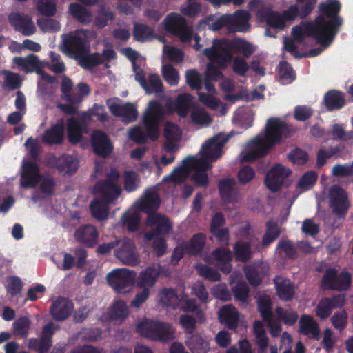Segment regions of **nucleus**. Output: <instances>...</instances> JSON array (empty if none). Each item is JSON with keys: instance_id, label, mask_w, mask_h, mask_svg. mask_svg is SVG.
<instances>
[{"instance_id": "f257e3e1", "label": "nucleus", "mask_w": 353, "mask_h": 353, "mask_svg": "<svg viewBox=\"0 0 353 353\" xmlns=\"http://www.w3.org/2000/svg\"><path fill=\"white\" fill-rule=\"evenodd\" d=\"M341 4L338 0H327L319 5V12L314 21H302L292 28V36L295 41L303 43L305 37L316 40L321 46L328 47L339 32L343 20L339 15Z\"/></svg>"}, {"instance_id": "f03ea898", "label": "nucleus", "mask_w": 353, "mask_h": 353, "mask_svg": "<svg viewBox=\"0 0 353 353\" xmlns=\"http://www.w3.org/2000/svg\"><path fill=\"white\" fill-rule=\"evenodd\" d=\"M292 134L290 127L279 118H270L268 120L265 137H256L251 141L254 148L248 152L243 161L252 162L268 154L271 148L281 142V139L288 138Z\"/></svg>"}, {"instance_id": "7ed1b4c3", "label": "nucleus", "mask_w": 353, "mask_h": 353, "mask_svg": "<svg viewBox=\"0 0 353 353\" xmlns=\"http://www.w3.org/2000/svg\"><path fill=\"white\" fill-rule=\"evenodd\" d=\"M165 117L163 105L156 100H151L142 116L144 128L134 127L129 132V137L134 142L142 144L148 139L156 141L159 137V129Z\"/></svg>"}, {"instance_id": "20e7f679", "label": "nucleus", "mask_w": 353, "mask_h": 353, "mask_svg": "<svg viewBox=\"0 0 353 353\" xmlns=\"http://www.w3.org/2000/svg\"><path fill=\"white\" fill-rule=\"evenodd\" d=\"M230 137V134L225 136L221 133L214 135L202 145L201 158L188 156L183 159V163L190 170L206 172L211 168L208 160L216 161L221 156L222 148Z\"/></svg>"}, {"instance_id": "39448f33", "label": "nucleus", "mask_w": 353, "mask_h": 353, "mask_svg": "<svg viewBox=\"0 0 353 353\" xmlns=\"http://www.w3.org/2000/svg\"><path fill=\"white\" fill-rule=\"evenodd\" d=\"M119 179V172L112 169L105 179L96 183L93 188V193L99 195L104 201L114 204L121 193V188L118 185Z\"/></svg>"}, {"instance_id": "423d86ee", "label": "nucleus", "mask_w": 353, "mask_h": 353, "mask_svg": "<svg viewBox=\"0 0 353 353\" xmlns=\"http://www.w3.org/2000/svg\"><path fill=\"white\" fill-rule=\"evenodd\" d=\"M352 284V275L346 270L340 273L335 268L325 270L321 280V288L323 290H335L344 292L348 290Z\"/></svg>"}, {"instance_id": "0eeeda50", "label": "nucleus", "mask_w": 353, "mask_h": 353, "mask_svg": "<svg viewBox=\"0 0 353 353\" xmlns=\"http://www.w3.org/2000/svg\"><path fill=\"white\" fill-rule=\"evenodd\" d=\"M137 330L142 336L154 341H165L172 339L174 336L171 325L164 322H141L138 324Z\"/></svg>"}, {"instance_id": "6e6552de", "label": "nucleus", "mask_w": 353, "mask_h": 353, "mask_svg": "<svg viewBox=\"0 0 353 353\" xmlns=\"http://www.w3.org/2000/svg\"><path fill=\"white\" fill-rule=\"evenodd\" d=\"M137 274L134 271L125 268L111 271L106 276L108 284L119 294H125L133 286Z\"/></svg>"}, {"instance_id": "1a4fd4ad", "label": "nucleus", "mask_w": 353, "mask_h": 353, "mask_svg": "<svg viewBox=\"0 0 353 353\" xmlns=\"http://www.w3.org/2000/svg\"><path fill=\"white\" fill-rule=\"evenodd\" d=\"M231 50L228 47V42L225 46H223V42L221 40L216 39L214 40L212 47L204 49L203 54L210 63H216L219 68L224 69L233 59Z\"/></svg>"}, {"instance_id": "9d476101", "label": "nucleus", "mask_w": 353, "mask_h": 353, "mask_svg": "<svg viewBox=\"0 0 353 353\" xmlns=\"http://www.w3.org/2000/svg\"><path fill=\"white\" fill-rule=\"evenodd\" d=\"M165 30L179 37L182 42H190L192 38V32L188 28L186 20L180 14L172 12L167 15L163 21Z\"/></svg>"}, {"instance_id": "9b49d317", "label": "nucleus", "mask_w": 353, "mask_h": 353, "mask_svg": "<svg viewBox=\"0 0 353 353\" xmlns=\"http://www.w3.org/2000/svg\"><path fill=\"white\" fill-rule=\"evenodd\" d=\"M146 223L148 226L156 228L144 234V240L152 241L156 236L168 234L173 230L172 223L167 216L159 212L150 213Z\"/></svg>"}, {"instance_id": "f8f14e48", "label": "nucleus", "mask_w": 353, "mask_h": 353, "mask_svg": "<svg viewBox=\"0 0 353 353\" xmlns=\"http://www.w3.org/2000/svg\"><path fill=\"white\" fill-rule=\"evenodd\" d=\"M63 52L69 57L77 60L83 53L90 52V45L84 37L71 32L65 35L63 40Z\"/></svg>"}, {"instance_id": "ddd939ff", "label": "nucleus", "mask_w": 353, "mask_h": 353, "mask_svg": "<svg viewBox=\"0 0 353 353\" xmlns=\"http://www.w3.org/2000/svg\"><path fill=\"white\" fill-rule=\"evenodd\" d=\"M119 241V248L115 251V256L123 264L136 266L139 263V256L135 253L134 241L128 238H123Z\"/></svg>"}, {"instance_id": "4468645a", "label": "nucleus", "mask_w": 353, "mask_h": 353, "mask_svg": "<svg viewBox=\"0 0 353 353\" xmlns=\"http://www.w3.org/2000/svg\"><path fill=\"white\" fill-rule=\"evenodd\" d=\"M330 205L333 212L339 216H345L350 208L346 192L337 185H333L329 193Z\"/></svg>"}, {"instance_id": "2eb2a0df", "label": "nucleus", "mask_w": 353, "mask_h": 353, "mask_svg": "<svg viewBox=\"0 0 353 353\" xmlns=\"http://www.w3.org/2000/svg\"><path fill=\"white\" fill-rule=\"evenodd\" d=\"M290 169L281 164L275 165L265 175V183L267 188L276 192L279 190L284 179L291 174Z\"/></svg>"}, {"instance_id": "dca6fc26", "label": "nucleus", "mask_w": 353, "mask_h": 353, "mask_svg": "<svg viewBox=\"0 0 353 353\" xmlns=\"http://www.w3.org/2000/svg\"><path fill=\"white\" fill-rule=\"evenodd\" d=\"M218 189L221 200L227 203H236L239 200L240 193L234 178L219 180Z\"/></svg>"}, {"instance_id": "f3484780", "label": "nucleus", "mask_w": 353, "mask_h": 353, "mask_svg": "<svg viewBox=\"0 0 353 353\" xmlns=\"http://www.w3.org/2000/svg\"><path fill=\"white\" fill-rule=\"evenodd\" d=\"M99 236L98 230L91 224L80 225L74 234L75 241L87 248H94L98 243Z\"/></svg>"}, {"instance_id": "a211bd4d", "label": "nucleus", "mask_w": 353, "mask_h": 353, "mask_svg": "<svg viewBox=\"0 0 353 353\" xmlns=\"http://www.w3.org/2000/svg\"><path fill=\"white\" fill-rule=\"evenodd\" d=\"M74 310L73 303L68 298L59 296L50 307V313L54 319L62 321L67 319Z\"/></svg>"}, {"instance_id": "6ab92c4d", "label": "nucleus", "mask_w": 353, "mask_h": 353, "mask_svg": "<svg viewBox=\"0 0 353 353\" xmlns=\"http://www.w3.org/2000/svg\"><path fill=\"white\" fill-rule=\"evenodd\" d=\"M91 143L94 152L102 157H108L113 149L110 139L101 130H96L92 134Z\"/></svg>"}, {"instance_id": "aec40b11", "label": "nucleus", "mask_w": 353, "mask_h": 353, "mask_svg": "<svg viewBox=\"0 0 353 353\" xmlns=\"http://www.w3.org/2000/svg\"><path fill=\"white\" fill-rule=\"evenodd\" d=\"M229 16V31L232 32H245L250 28V14L248 10H239Z\"/></svg>"}, {"instance_id": "412c9836", "label": "nucleus", "mask_w": 353, "mask_h": 353, "mask_svg": "<svg viewBox=\"0 0 353 353\" xmlns=\"http://www.w3.org/2000/svg\"><path fill=\"white\" fill-rule=\"evenodd\" d=\"M41 180L37 165L31 162H23L21 177V186L30 188L36 186Z\"/></svg>"}, {"instance_id": "4be33fe9", "label": "nucleus", "mask_w": 353, "mask_h": 353, "mask_svg": "<svg viewBox=\"0 0 353 353\" xmlns=\"http://www.w3.org/2000/svg\"><path fill=\"white\" fill-rule=\"evenodd\" d=\"M9 21L14 29L24 36L32 35L36 32L33 21L27 15L14 12L9 16Z\"/></svg>"}, {"instance_id": "5701e85b", "label": "nucleus", "mask_w": 353, "mask_h": 353, "mask_svg": "<svg viewBox=\"0 0 353 353\" xmlns=\"http://www.w3.org/2000/svg\"><path fill=\"white\" fill-rule=\"evenodd\" d=\"M13 63L20 70L26 73L34 72L40 74L43 68V62L34 54L25 57H15L13 58Z\"/></svg>"}, {"instance_id": "b1692460", "label": "nucleus", "mask_w": 353, "mask_h": 353, "mask_svg": "<svg viewBox=\"0 0 353 353\" xmlns=\"http://www.w3.org/2000/svg\"><path fill=\"white\" fill-rule=\"evenodd\" d=\"M219 319L228 329L236 331L238 328L239 316L237 310L232 305H225L219 311Z\"/></svg>"}, {"instance_id": "393cba45", "label": "nucleus", "mask_w": 353, "mask_h": 353, "mask_svg": "<svg viewBox=\"0 0 353 353\" xmlns=\"http://www.w3.org/2000/svg\"><path fill=\"white\" fill-rule=\"evenodd\" d=\"M256 17L260 21L265 22L270 27L280 30L285 27L281 14L277 11L268 8L260 9L256 12Z\"/></svg>"}, {"instance_id": "a878e982", "label": "nucleus", "mask_w": 353, "mask_h": 353, "mask_svg": "<svg viewBox=\"0 0 353 353\" xmlns=\"http://www.w3.org/2000/svg\"><path fill=\"white\" fill-rule=\"evenodd\" d=\"M323 103L327 111L341 110L346 103L345 93L336 90H330L324 94Z\"/></svg>"}, {"instance_id": "bb28decb", "label": "nucleus", "mask_w": 353, "mask_h": 353, "mask_svg": "<svg viewBox=\"0 0 353 353\" xmlns=\"http://www.w3.org/2000/svg\"><path fill=\"white\" fill-rule=\"evenodd\" d=\"M299 330L301 334L307 336L311 335L315 340L319 339L320 328L317 322L313 316L309 314H303L299 319Z\"/></svg>"}, {"instance_id": "cd10ccee", "label": "nucleus", "mask_w": 353, "mask_h": 353, "mask_svg": "<svg viewBox=\"0 0 353 353\" xmlns=\"http://www.w3.org/2000/svg\"><path fill=\"white\" fill-rule=\"evenodd\" d=\"M349 151L346 150L345 145L339 143L334 147H330L328 150L320 149L316 154V164L321 167L324 165L327 159L334 157L336 159L341 157L343 154H347Z\"/></svg>"}, {"instance_id": "c85d7f7f", "label": "nucleus", "mask_w": 353, "mask_h": 353, "mask_svg": "<svg viewBox=\"0 0 353 353\" xmlns=\"http://www.w3.org/2000/svg\"><path fill=\"white\" fill-rule=\"evenodd\" d=\"M83 123L74 117L67 119V134L69 142L77 144L82 139Z\"/></svg>"}, {"instance_id": "c756f323", "label": "nucleus", "mask_w": 353, "mask_h": 353, "mask_svg": "<svg viewBox=\"0 0 353 353\" xmlns=\"http://www.w3.org/2000/svg\"><path fill=\"white\" fill-rule=\"evenodd\" d=\"M159 276V272L152 266L147 267L142 270L137 279V285L139 288L153 287Z\"/></svg>"}, {"instance_id": "7c9ffc66", "label": "nucleus", "mask_w": 353, "mask_h": 353, "mask_svg": "<svg viewBox=\"0 0 353 353\" xmlns=\"http://www.w3.org/2000/svg\"><path fill=\"white\" fill-rule=\"evenodd\" d=\"M109 203L101 199H94L90 204V210L92 216L98 221H103L108 219L110 211Z\"/></svg>"}, {"instance_id": "2f4dec72", "label": "nucleus", "mask_w": 353, "mask_h": 353, "mask_svg": "<svg viewBox=\"0 0 353 353\" xmlns=\"http://www.w3.org/2000/svg\"><path fill=\"white\" fill-rule=\"evenodd\" d=\"M233 252L236 261L246 263L252 257L251 243L242 240L237 241L233 246Z\"/></svg>"}, {"instance_id": "473e14b6", "label": "nucleus", "mask_w": 353, "mask_h": 353, "mask_svg": "<svg viewBox=\"0 0 353 353\" xmlns=\"http://www.w3.org/2000/svg\"><path fill=\"white\" fill-rule=\"evenodd\" d=\"M161 205L159 196L155 192H149L141 199L139 203L141 211L149 216L150 213H154Z\"/></svg>"}, {"instance_id": "72a5a7b5", "label": "nucleus", "mask_w": 353, "mask_h": 353, "mask_svg": "<svg viewBox=\"0 0 353 353\" xmlns=\"http://www.w3.org/2000/svg\"><path fill=\"white\" fill-rule=\"evenodd\" d=\"M65 124L63 119L57 121V123L50 130H46V143L60 144L64 137Z\"/></svg>"}, {"instance_id": "f704fd0d", "label": "nucleus", "mask_w": 353, "mask_h": 353, "mask_svg": "<svg viewBox=\"0 0 353 353\" xmlns=\"http://www.w3.org/2000/svg\"><path fill=\"white\" fill-rule=\"evenodd\" d=\"M185 345L192 353H207L210 349L208 342L199 334H192L185 341Z\"/></svg>"}, {"instance_id": "c9c22d12", "label": "nucleus", "mask_w": 353, "mask_h": 353, "mask_svg": "<svg viewBox=\"0 0 353 353\" xmlns=\"http://www.w3.org/2000/svg\"><path fill=\"white\" fill-rule=\"evenodd\" d=\"M276 292L279 298L283 301H290L294 296L295 288L289 279L275 283Z\"/></svg>"}, {"instance_id": "e433bc0d", "label": "nucleus", "mask_w": 353, "mask_h": 353, "mask_svg": "<svg viewBox=\"0 0 353 353\" xmlns=\"http://www.w3.org/2000/svg\"><path fill=\"white\" fill-rule=\"evenodd\" d=\"M57 167L61 171H63L68 174H72L78 169V162L75 158L69 154H64L58 159H55V163L52 164Z\"/></svg>"}, {"instance_id": "4c0bfd02", "label": "nucleus", "mask_w": 353, "mask_h": 353, "mask_svg": "<svg viewBox=\"0 0 353 353\" xmlns=\"http://www.w3.org/2000/svg\"><path fill=\"white\" fill-rule=\"evenodd\" d=\"M228 47L235 52L241 53L244 58L248 59L254 52L255 49L246 40L235 39L228 41Z\"/></svg>"}, {"instance_id": "58836bf2", "label": "nucleus", "mask_w": 353, "mask_h": 353, "mask_svg": "<svg viewBox=\"0 0 353 353\" xmlns=\"http://www.w3.org/2000/svg\"><path fill=\"white\" fill-rule=\"evenodd\" d=\"M281 234V230L278 223L269 220L265 223V232L262 237L261 245L263 247H268L273 243Z\"/></svg>"}, {"instance_id": "ea45409f", "label": "nucleus", "mask_w": 353, "mask_h": 353, "mask_svg": "<svg viewBox=\"0 0 353 353\" xmlns=\"http://www.w3.org/2000/svg\"><path fill=\"white\" fill-rule=\"evenodd\" d=\"M77 61L81 68L88 70H91L103 63V59L99 52H94L91 54L83 53Z\"/></svg>"}, {"instance_id": "a19ab883", "label": "nucleus", "mask_w": 353, "mask_h": 353, "mask_svg": "<svg viewBox=\"0 0 353 353\" xmlns=\"http://www.w3.org/2000/svg\"><path fill=\"white\" fill-rule=\"evenodd\" d=\"M128 306L126 303L121 300L115 301L110 308L108 312L109 319L111 321H123L128 317Z\"/></svg>"}, {"instance_id": "79ce46f5", "label": "nucleus", "mask_w": 353, "mask_h": 353, "mask_svg": "<svg viewBox=\"0 0 353 353\" xmlns=\"http://www.w3.org/2000/svg\"><path fill=\"white\" fill-rule=\"evenodd\" d=\"M257 309L265 321H271L272 318V302L268 295L260 296L256 301Z\"/></svg>"}, {"instance_id": "37998d69", "label": "nucleus", "mask_w": 353, "mask_h": 353, "mask_svg": "<svg viewBox=\"0 0 353 353\" xmlns=\"http://www.w3.org/2000/svg\"><path fill=\"white\" fill-rule=\"evenodd\" d=\"M190 171L189 166L185 165L183 160L182 164L176 167L168 176L164 177L163 180L165 181H169L176 184L182 183L186 180Z\"/></svg>"}, {"instance_id": "c03bdc74", "label": "nucleus", "mask_w": 353, "mask_h": 353, "mask_svg": "<svg viewBox=\"0 0 353 353\" xmlns=\"http://www.w3.org/2000/svg\"><path fill=\"white\" fill-rule=\"evenodd\" d=\"M160 303L167 307L175 309L179 302V296L173 288H164L159 294Z\"/></svg>"}, {"instance_id": "a18cd8bd", "label": "nucleus", "mask_w": 353, "mask_h": 353, "mask_svg": "<svg viewBox=\"0 0 353 353\" xmlns=\"http://www.w3.org/2000/svg\"><path fill=\"white\" fill-rule=\"evenodd\" d=\"M205 242V236L203 233L194 234L188 243H184L186 252L189 255L195 256L203 249Z\"/></svg>"}, {"instance_id": "49530a36", "label": "nucleus", "mask_w": 353, "mask_h": 353, "mask_svg": "<svg viewBox=\"0 0 353 353\" xmlns=\"http://www.w3.org/2000/svg\"><path fill=\"white\" fill-rule=\"evenodd\" d=\"M154 37V30L150 26L139 23L134 24L133 37L135 41L143 43L152 39Z\"/></svg>"}, {"instance_id": "de8ad7c7", "label": "nucleus", "mask_w": 353, "mask_h": 353, "mask_svg": "<svg viewBox=\"0 0 353 353\" xmlns=\"http://www.w3.org/2000/svg\"><path fill=\"white\" fill-rule=\"evenodd\" d=\"M70 14L79 22L89 23L92 19L91 12L80 4L72 3L69 6Z\"/></svg>"}, {"instance_id": "09e8293b", "label": "nucleus", "mask_w": 353, "mask_h": 353, "mask_svg": "<svg viewBox=\"0 0 353 353\" xmlns=\"http://www.w3.org/2000/svg\"><path fill=\"white\" fill-rule=\"evenodd\" d=\"M276 313L279 319L286 325L292 326L294 325L298 319L299 315L297 312L290 309L285 310L281 307H277L276 308Z\"/></svg>"}, {"instance_id": "8fccbe9b", "label": "nucleus", "mask_w": 353, "mask_h": 353, "mask_svg": "<svg viewBox=\"0 0 353 353\" xmlns=\"http://www.w3.org/2000/svg\"><path fill=\"white\" fill-rule=\"evenodd\" d=\"M67 103H60L58 108L65 114L74 115L77 112V107L75 104L81 102V99L79 96H74L72 94H68L65 97Z\"/></svg>"}, {"instance_id": "3c124183", "label": "nucleus", "mask_w": 353, "mask_h": 353, "mask_svg": "<svg viewBox=\"0 0 353 353\" xmlns=\"http://www.w3.org/2000/svg\"><path fill=\"white\" fill-rule=\"evenodd\" d=\"M232 292L236 301L241 303H246L248 299L250 288L243 281H239L232 288Z\"/></svg>"}, {"instance_id": "603ef678", "label": "nucleus", "mask_w": 353, "mask_h": 353, "mask_svg": "<svg viewBox=\"0 0 353 353\" xmlns=\"http://www.w3.org/2000/svg\"><path fill=\"white\" fill-rule=\"evenodd\" d=\"M143 89L148 94L162 92L163 85L159 76L157 74H150L148 81H146V88Z\"/></svg>"}, {"instance_id": "864d4df0", "label": "nucleus", "mask_w": 353, "mask_h": 353, "mask_svg": "<svg viewBox=\"0 0 353 353\" xmlns=\"http://www.w3.org/2000/svg\"><path fill=\"white\" fill-rule=\"evenodd\" d=\"M331 134L334 140L353 141V131H345L341 124L334 123L331 129Z\"/></svg>"}, {"instance_id": "5fc2aeb1", "label": "nucleus", "mask_w": 353, "mask_h": 353, "mask_svg": "<svg viewBox=\"0 0 353 353\" xmlns=\"http://www.w3.org/2000/svg\"><path fill=\"white\" fill-rule=\"evenodd\" d=\"M348 314L345 310L336 312L330 319L332 325L335 330L343 332L347 324Z\"/></svg>"}, {"instance_id": "6e6d98bb", "label": "nucleus", "mask_w": 353, "mask_h": 353, "mask_svg": "<svg viewBox=\"0 0 353 353\" xmlns=\"http://www.w3.org/2000/svg\"><path fill=\"white\" fill-rule=\"evenodd\" d=\"M141 218L137 213H125L122 216V221L128 231L136 232L139 226Z\"/></svg>"}, {"instance_id": "4d7b16f0", "label": "nucleus", "mask_w": 353, "mask_h": 353, "mask_svg": "<svg viewBox=\"0 0 353 353\" xmlns=\"http://www.w3.org/2000/svg\"><path fill=\"white\" fill-rule=\"evenodd\" d=\"M186 82L189 86L196 91L202 88V76L196 70H189L185 73Z\"/></svg>"}, {"instance_id": "13d9d810", "label": "nucleus", "mask_w": 353, "mask_h": 353, "mask_svg": "<svg viewBox=\"0 0 353 353\" xmlns=\"http://www.w3.org/2000/svg\"><path fill=\"white\" fill-rule=\"evenodd\" d=\"M181 310L185 312H196V316L200 321H203L205 319V314L199 309V305L195 299H188L185 300L181 305Z\"/></svg>"}, {"instance_id": "bf43d9fd", "label": "nucleus", "mask_w": 353, "mask_h": 353, "mask_svg": "<svg viewBox=\"0 0 353 353\" xmlns=\"http://www.w3.org/2000/svg\"><path fill=\"white\" fill-rule=\"evenodd\" d=\"M276 248L281 250L285 256L289 259H295L298 254L296 248L293 243L290 240H281L277 244Z\"/></svg>"}, {"instance_id": "052dcab7", "label": "nucleus", "mask_w": 353, "mask_h": 353, "mask_svg": "<svg viewBox=\"0 0 353 353\" xmlns=\"http://www.w3.org/2000/svg\"><path fill=\"white\" fill-rule=\"evenodd\" d=\"M279 74L281 80L285 84L290 83L296 79V74L294 70L287 62H282L280 63Z\"/></svg>"}, {"instance_id": "680f3d73", "label": "nucleus", "mask_w": 353, "mask_h": 353, "mask_svg": "<svg viewBox=\"0 0 353 353\" xmlns=\"http://www.w3.org/2000/svg\"><path fill=\"white\" fill-rule=\"evenodd\" d=\"M318 175L315 171H308L305 172L298 182V188L307 190L310 189L316 182Z\"/></svg>"}, {"instance_id": "e2e57ef3", "label": "nucleus", "mask_w": 353, "mask_h": 353, "mask_svg": "<svg viewBox=\"0 0 353 353\" xmlns=\"http://www.w3.org/2000/svg\"><path fill=\"white\" fill-rule=\"evenodd\" d=\"M190 94L185 93L178 96L175 101V108L180 115H186L190 108Z\"/></svg>"}, {"instance_id": "0e129e2a", "label": "nucleus", "mask_w": 353, "mask_h": 353, "mask_svg": "<svg viewBox=\"0 0 353 353\" xmlns=\"http://www.w3.org/2000/svg\"><path fill=\"white\" fill-rule=\"evenodd\" d=\"M196 270L200 276L211 281H218L221 279V274L216 270L204 264H199Z\"/></svg>"}, {"instance_id": "69168bd1", "label": "nucleus", "mask_w": 353, "mask_h": 353, "mask_svg": "<svg viewBox=\"0 0 353 353\" xmlns=\"http://www.w3.org/2000/svg\"><path fill=\"white\" fill-rule=\"evenodd\" d=\"M332 174L338 178H346L353 176V161L350 164L337 163L332 167Z\"/></svg>"}, {"instance_id": "338daca9", "label": "nucleus", "mask_w": 353, "mask_h": 353, "mask_svg": "<svg viewBox=\"0 0 353 353\" xmlns=\"http://www.w3.org/2000/svg\"><path fill=\"white\" fill-rule=\"evenodd\" d=\"M2 73L4 74V85L6 88L14 90L21 85L22 79L18 74L8 70H5Z\"/></svg>"}, {"instance_id": "774afa93", "label": "nucleus", "mask_w": 353, "mask_h": 353, "mask_svg": "<svg viewBox=\"0 0 353 353\" xmlns=\"http://www.w3.org/2000/svg\"><path fill=\"white\" fill-rule=\"evenodd\" d=\"M138 112L134 104L126 103L123 104V108L121 114L122 121L125 123H132L137 119Z\"/></svg>"}]
</instances>
